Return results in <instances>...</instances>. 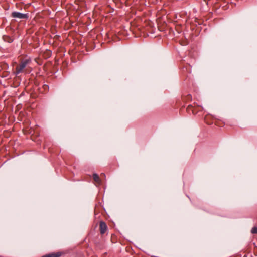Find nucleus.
Segmentation results:
<instances>
[{"instance_id":"f257e3e1","label":"nucleus","mask_w":257,"mask_h":257,"mask_svg":"<svg viewBox=\"0 0 257 257\" xmlns=\"http://www.w3.org/2000/svg\"><path fill=\"white\" fill-rule=\"evenodd\" d=\"M31 60L30 58H24L22 59L20 64L17 66L15 68V73L18 75L20 73H28L30 71L28 70V66L30 63Z\"/></svg>"},{"instance_id":"f03ea898","label":"nucleus","mask_w":257,"mask_h":257,"mask_svg":"<svg viewBox=\"0 0 257 257\" xmlns=\"http://www.w3.org/2000/svg\"><path fill=\"white\" fill-rule=\"evenodd\" d=\"M11 16L14 18L18 19H27L29 18L28 14H23L19 12H13L11 14Z\"/></svg>"},{"instance_id":"7ed1b4c3","label":"nucleus","mask_w":257,"mask_h":257,"mask_svg":"<svg viewBox=\"0 0 257 257\" xmlns=\"http://www.w3.org/2000/svg\"><path fill=\"white\" fill-rule=\"evenodd\" d=\"M99 228L100 233L102 234L105 233L107 230V226L106 223L103 221H101L100 222Z\"/></svg>"},{"instance_id":"20e7f679","label":"nucleus","mask_w":257,"mask_h":257,"mask_svg":"<svg viewBox=\"0 0 257 257\" xmlns=\"http://www.w3.org/2000/svg\"><path fill=\"white\" fill-rule=\"evenodd\" d=\"M62 255L61 252H58L56 253H52L44 255L42 257H60Z\"/></svg>"},{"instance_id":"39448f33","label":"nucleus","mask_w":257,"mask_h":257,"mask_svg":"<svg viewBox=\"0 0 257 257\" xmlns=\"http://www.w3.org/2000/svg\"><path fill=\"white\" fill-rule=\"evenodd\" d=\"M93 177L94 180L97 184L100 185L101 184V180L99 178V176L97 174H93Z\"/></svg>"},{"instance_id":"423d86ee","label":"nucleus","mask_w":257,"mask_h":257,"mask_svg":"<svg viewBox=\"0 0 257 257\" xmlns=\"http://www.w3.org/2000/svg\"><path fill=\"white\" fill-rule=\"evenodd\" d=\"M251 232L253 234L257 233V227H254L251 229Z\"/></svg>"}]
</instances>
